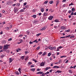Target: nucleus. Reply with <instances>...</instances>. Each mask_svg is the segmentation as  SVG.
Wrapping results in <instances>:
<instances>
[{
  "label": "nucleus",
  "mask_w": 76,
  "mask_h": 76,
  "mask_svg": "<svg viewBox=\"0 0 76 76\" xmlns=\"http://www.w3.org/2000/svg\"><path fill=\"white\" fill-rule=\"evenodd\" d=\"M9 45H5L4 46L3 50H4V51H6V50H7L9 48Z\"/></svg>",
  "instance_id": "obj_1"
},
{
  "label": "nucleus",
  "mask_w": 76,
  "mask_h": 76,
  "mask_svg": "<svg viewBox=\"0 0 76 76\" xmlns=\"http://www.w3.org/2000/svg\"><path fill=\"white\" fill-rule=\"evenodd\" d=\"M33 23L34 24L38 23H39V21L37 20H35L34 21Z\"/></svg>",
  "instance_id": "obj_2"
},
{
  "label": "nucleus",
  "mask_w": 76,
  "mask_h": 76,
  "mask_svg": "<svg viewBox=\"0 0 76 76\" xmlns=\"http://www.w3.org/2000/svg\"><path fill=\"white\" fill-rule=\"evenodd\" d=\"M53 18V16H50L48 18V19L50 20H52Z\"/></svg>",
  "instance_id": "obj_3"
},
{
  "label": "nucleus",
  "mask_w": 76,
  "mask_h": 76,
  "mask_svg": "<svg viewBox=\"0 0 76 76\" xmlns=\"http://www.w3.org/2000/svg\"><path fill=\"white\" fill-rule=\"evenodd\" d=\"M18 8H14V12L15 13H16L17 12H18Z\"/></svg>",
  "instance_id": "obj_4"
},
{
  "label": "nucleus",
  "mask_w": 76,
  "mask_h": 76,
  "mask_svg": "<svg viewBox=\"0 0 76 76\" xmlns=\"http://www.w3.org/2000/svg\"><path fill=\"white\" fill-rule=\"evenodd\" d=\"M61 29H66V28L65 26H62L61 27Z\"/></svg>",
  "instance_id": "obj_5"
},
{
  "label": "nucleus",
  "mask_w": 76,
  "mask_h": 76,
  "mask_svg": "<svg viewBox=\"0 0 76 76\" xmlns=\"http://www.w3.org/2000/svg\"><path fill=\"white\" fill-rule=\"evenodd\" d=\"M46 28H47V27L45 26L43 27V28L41 29L40 31H43V30H45V29Z\"/></svg>",
  "instance_id": "obj_6"
},
{
  "label": "nucleus",
  "mask_w": 76,
  "mask_h": 76,
  "mask_svg": "<svg viewBox=\"0 0 76 76\" xmlns=\"http://www.w3.org/2000/svg\"><path fill=\"white\" fill-rule=\"evenodd\" d=\"M13 59L12 58H9V63H12V61H13Z\"/></svg>",
  "instance_id": "obj_7"
},
{
  "label": "nucleus",
  "mask_w": 76,
  "mask_h": 76,
  "mask_svg": "<svg viewBox=\"0 0 76 76\" xmlns=\"http://www.w3.org/2000/svg\"><path fill=\"white\" fill-rule=\"evenodd\" d=\"M42 73H43V72H41V71H40L36 73V74H40V75H42Z\"/></svg>",
  "instance_id": "obj_8"
},
{
  "label": "nucleus",
  "mask_w": 76,
  "mask_h": 76,
  "mask_svg": "<svg viewBox=\"0 0 76 76\" xmlns=\"http://www.w3.org/2000/svg\"><path fill=\"white\" fill-rule=\"evenodd\" d=\"M59 1L58 0H57V1H56V7H57V5H58V4H59Z\"/></svg>",
  "instance_id": "obj_9"
},
{
  "label": "nucleus",
  "mask_w": 76,
  "mask_h": 76,
  "mask_svg": "<svg viewBox=\"0 0 76 76\" xmlns=\"http://www.w3.org/2000/svg\"><path fill=\"white\" fill-rule=\"evenodd\" d=\"M54 22H60V21H59V20L56 19L55 20Z\"/></svg>",
  "instance_id": "obj_10"
},
{
  "label": "nucleus",
  "mask_w": 76,
  "mask_h": 76,
  "mask_svg": "<svg viewBox=\"0 0 76 76\" xmlns=\"http://www.w3.org/2000/svg\"><path fill=\"white\" fill-rule=\"evenodd\" d=\"M62 72V71L60 70H57V71L55 73H61Z\"/></svg>",
  "instance_id": "obj_11"
},
{
  "label": "nucleus",
  "mask_w": 76,
  "mask_h": 76,
  "mask_svg": "<svg viewBox=\"0 0 76 76\" xmlns=\"http://www.w3.org/2000/svg\"><path fill=\"white\" fill-rule=\"evenodd\" d=\"M50 69H51V67H47L45 68V70H48Z\"/></svg>",
  "instance_id": "obj_12"
},
{
  "label": "nucleus",
  "mask_w": 76,
  "mask_h": 76,
  "mask_svg": "<svg viewBox=\"0 0 76 76\" xmlns=\"http://www.w3.org/2000/svg\"><path fill=\"white\" fill-rule=\"evenodd\" d=\"M41 66H44V63L42 62L40 64Z\"/></svg>",
  "instance_id": "obj_13"
},
{
  "label": "nucleus",
  "mask_w": 76,
  "mask_h": 76,
  "mask_svg": "<svg viewBox=\"0 0 76 76\" xmlns=\"http://www.w3.org/2000/svg\"><path fill=\"white\" fill-rule=\"evenodd\" d=\"M53 68H56V69H58V68H59V67L58 66H54L53 67Z\"/></svg>",
  "instance_id": "obj_14"
},
{
  "label": "nucleus",
  "mask_w": 76,
  "mask_h": 76,
  "mask_svg": "<svg viewBox=\"0 0 76 76\" xmlns=\"http://www.w3.org/2000/svg\"><path fill=\"white\" fill-rule=\"evenodd\" d=\"M42 12H44V8H42L41 10Z\"/></svg>",
  "instance_id": "obj_15"
},
{
  "label": "nucleus",
  "mask_w": 76,
  "mask_h": 76,
  "mask_svg": "<svg viewBox=\"0 0 76 76\" xmlns=\"http://www.w3.org/2000/svg\"><path fill=\"white\" fill-rule=\"evenodd\" d=\"M33 42H36V43H38V41H37V39H36L33 41Z\"/></svg>",
  "instance_id": "obj_16"
},
{
  "label": "nucleus",
  "mask_w": 76,
  "mask_h": 76,
  "mask_svg": "<svg viewBox=\"0 0 76 76\" xmlns=\"http://www.w3.org/2000/svg\"><path fill=\"white\" fill-rule=\"evenodd\" d=\"M31 71L32 72H35V68H32L31 69Z\"/></svg>",
  "instance_id": "obj_17"
},
{
  "label": "nucleus",
  "mask_w": 76,
  "mask_h": 76,
  "mask_svg": "<svg viewBox=\"0 0 76 76\" xmlns=\"http://www.w3.org/2000/svg\"><path fill=\"white\" fill-rule=\"evenodd\" d=\"M19 11L20 13H22V12H24V10L23 9H22L20 10Z\"/></svg>",
  "instance_id": "obj_18"
},
{
  "label": "nucleus",
  "mask_w": 76,
  "mask_h": 76,
  "mask_svg": "<svg viewBox=\"0 0 76 76\" xmlns=\"http://www.w3.org/2000/svg\"><path fill=\"white\" fill-rule=\"evenodd\" d=\"M69 73L70 74L73 73V72L72 71V70L70 69L69 70Z\"/></svg>",
  "instance_id": "obj_19"
},
{
  "label": "nucleus",
  "mask_w": 76,
  "mask_h": 76,
  "mask_svg": "<svg viewBox=\"0 0 76 76\" xmlns=\"http://www.w3.org/2000/svg\"><path fill=\"white\" fill-rule=\"evenodd\" d=\"M48 55V57H50V56H51V53L50 52V53H49Z\"/></svg>",
  "instance_id": "obj_20"
},
{
  "label": "nucleus",
  "mask_w": 76,
  "mask_h": 76,
  "mask_svg": "<svg viewBox=\"0 0 76 76\" xmlns=\"http://www.w3.org/2000/svg\"><path fill=\"white\" fill-rule=\"evenodd\" d=\"M47 15H48V14L47 13L45 12V13H44L43 16H47Z\"/></svg>",
  "instance_id": "obj_21"
},
{
  "label": "nucleus",
  "mask_w": 76,
  "mask_h": 76,
  "mask_svg": "<svg viewBox=\"0 0 76 76\" xmlns=\"http://www.w3.org/2000/svg\"><path fill=\"white\" fill-rule=\"evenodd\" d=\"M71 10L72 11V12H73V11H75V10H75V9L74 7H73Z\"/></svg>",
  "instance_id": "obj_22"
},
{
  "label": "nucleus",
  "mask_w": 76,
  "mask_h": 76,
  "mask_svg": "<svg viewBox=\"0 0 76 76\" xmlns=\"http://www.w3.org/2000/svg\"><path fill=\"white\" fill-rule=\"evenodd\" d=\"M41 35V33H39L37 34L36 35V36L37 37H39V35Z\"/></svg>",
  "instance_id": "obj_23"
},
{
  "label": "nucleus",
  "mask_w": 76,
  "mask_h": 76,
  "mask_svg": "<svg viewBox=\"0 0 76 76\" xmlns=\"http://www.w3.org/2000/svg\"><path fill=\"white\" fill-rule=\"evenodd\" d=\"M53 3H54V2L53 1H50L49 2L50 4H53Z\"/></svg>",
  "instance_id": "obj_24"
},
{
  "label": "nucleus",
  "mask_w": 76,
  "mask_h": 76,
  "mask_svg": "<svg viewBox=\"0 0 76 76\" xmlns=\"http://www.w3.org/2000/svg\"><path fill=\"white\" fill-rule=\"evenodd\" d=\"M48 1H45L44 2V4H47V3H48Z\"/></svg>",
  "instance_id": "obj_25"
},
{
  "label": "nucleus",
  "mask_w": 76,
  "mask_h": 76,
  "mask_svg": "<svg viewBox=\"0 0 76 76\" xmlns=\"http://www.w3.org/2000/svg\"><path fill=\"white\" fill-rule=\"evenodd\" d=\"M28 64L29 65H31V64H32V62H29L28 63Z\"/></svg>",
  "instance_id": "obj_26"
},
{
  "label": "nucleus",
  "mask_w": 76,
  "mask_h": 76,
  "mask_svg": "<svg viewBox=\"0 0 76 76\" xmlns=\"http://www.w3.org/2000/svg\"><path fill=\"white\" fill-rule=\"evenodd\" d=\"M56 47H53V50H56Z\"/></svg>",
  "instance_id": "obj_27"
},
{
  "label": "nucleus",
  "mask_w": 76,
  "mask_h": 76,
  "mask_svg": "<svg viewBox=\"0 0 76 76\" xmlns=\"http://www.w3.org/2000/svg\"><path fill=\"white\" fill-rule=\"evenodd\" d=\"M70 38H75V36L73 35L72 36H70Z\"/></svg>",
  "instance_id": "obj_28"
},
{
  "label": "nucleus",
  "mask_w": 76,
  "mask_h": 76,
  "mask_svg": "<svg viewBox=\"0 0 76 76\" xmlns=\"http://www.w3.org/2000/svg\"><path fill=\"white\" fill-rule=\"evenodd\" d=\"M71 35H68V36H66L65 37H66V38H69V37H71Z\"/></svg>",
  "instance_id": "obj_29"
},
{
  "label": "nucleus",
  "mask_w": 76,
  "mask_h": 76,
  "mask_svg": "<svg viewBox=\"0 0 76 76\" xmlns=\"http://www.w3.org/2000/svg\"><path fill=\"white\" fill-rule=\"evenodd\" d=\"M49 49H50V50H53V46L50 47L49 48Z\"/></svg>",
  "instance_id": "obj_30"
},
{
  "label": "nucleus",
  "mask_w": 76,
  "mask_h": 76,
  "mask_svg": "<svg viewBox=\"0 0 76 76\" xmlns=\"http://www.w3.org/2000/svg\"><path fill=\"white\" fill-rule=\"evenodd\" d=\"M46 54V52H44L43 54H42V56H45V55Z\"/></svg>",
  "instance_id": "obj_31"
},
{
  "label": "nucleus",
  "mask_w": 76,
  "mask_h": 76,
  "mask_svg": "<svg viewBox=\"0 0 76 76\" xmlns=\"http://www.w3.org/2000/svg\"><path fill=\"white\" fill-rule=\"evenodd\" d=\"M74 15V13H73V11H72L71 14L70 15H71V16H72V15Z\"/></svg>",
  "instance_id": "obj_32"
},
{
  "label": "nucleus",
  "mask_w": 76,
  "mask_h": 76,
  "mask_svg": "<svg viewBox=\"0 0 76 76\" xmlns=\"http://www.w3.org/2000/svg\"><path fill=\"white\" fill-rule=\"evenodd\" d=\"M32 17L34 18H36V15H33L32 16Z\"/></svg>",
  "instance_id": "obj_33"
},
{
  "label": "nucleus",
  "mask_w": 76,
  "mask_h": 76,
  "mask_svg": "<svg viewBox=\"0 0 76 76\" xmlns=\"http://www.w3.org/2000/svg\"><path fill=\"white\" fill-rule=\"evenodd\" d=\"M24 56H22L21 57V58L22 60H23L24 59Z\"/></svg>",
  "instance_id": "obj_34"
},
{
  "label": "nucleus",
  "mask_w": 76,
  "mask_h": 76,
  "mask_svg": "<svg viewBox=\"0 0 76 76\" xmlns=\"http://www.w3.org/2000/svg\"><path fill=\"white\" fill-rule=\"evenodd\" d=\"M50 73V72H48L46 73H45V75H48Z\"/></svg>",
  "instance_id": "obj_35"
},
{
  "label": "nucleus",
  "mask_w": 76,
  "mask_h": 76,
  "mask_svg": "<svg viewBox=\"0 0 76 76\" xmlns=\"http://www.w3.org/2000/svg\"><path fill=\"white\" fill-rule=\"evenodd\" d=\"M34 42H32L31 41H30V42H29V43H30V44H33V43H34Z\"/></svg>",
  "instance_id": "obj_36"
},
{
  "label": "nucleus",
  "mask_w": 76,
  "mask_h": 76,
  "mask_svg": "<svg viewBox=\"0 0 76 76\" xmlns=\"http://www.w3.org/2000/svg\"><path fill=\"white\" fill-rule=\"evenodd\" d=\"M72 5H73V4L72 3H71L70 4H69V6H72Z\"/></svg>",
  "instance_id": "obj_37"
},
{
  "label": "nucleus",
  "mask_w": 76,
  "mask_h": 76,
  "mask_svg": "<svg viewBox=\"0 0 76 76\" xmlns=\"http://www.w3.org/2000/svg\"><path fill=\"white\" fill-rule=\"evenodd\" d=\"M28 59V57H26V58L25 59V61H26V60H27Z\"/></svg>",
  "instance_id": "obj_38"
},
{
  "label": "nucleus",
  "mask_w": 76,
  "mask_h": 76,
  "mask_svg": "<svg viewBox=\"0 0 76 76\" xmlns=\"http://www.w3.org/2000/svg\"><path fill=\"white\" fill-rule=\"evenodd\" d=\"M61 63V60H60L59 61H58V64H60V63Z\"/></svg>",
  "instance_id": "obj_39"
},
{
  "label": "nucleus",
  "mask_w": 76,
  "mask_h": 76,
  "mask_svg": "<svg viewBox=\"0 0 76 76\" xmlns=\"http://www.w3.org/2000/svg\"><path fill=\"white\" fill-rule=\"evenodd\" d=\"M40 49V47L39 46L37 48V50H39Z\"/></svg>",
  "instance_id": "obj_40"
},
{
  "label": "nucleus",
  "mask_w": 76,
  "mask_h": 76,
  "mask_svg": "<svg viewBox=\"0 0 76 76\" xmlns=\"http://www.w3.org/2000/svg\"><path fill=\"white\" fill-rule=\"evenodd\" d=\"M27 4V2H25L24 3L23 6H26Z\"/></svg>",
  "instance_id": "obj_41"
},
{
  "label": "nucleus",
  "mask_w": 76,
  "mask_h": 76,
  "mask_svg": "<svg viewBox=\"0 0 76 76\" xmlns=\"http://www.w3.org/2000/svg\"><path fill=\"white\" fill-rule=\"evenodd\" d=\"M26 32L27 33V34H29V33H30V32L29 31H27Z\"/></svg>",
  "instance_id": "obj_42"
},
{
  "label": "nucleus",
  "mask_w": 76,
  "mask_h": 76,
  "mask_svg": "<svg viewBox=\"0 0 76 76\" xmlns=\"http://www.w3.org/2000/svg\"><path fill=\"white\" fill-rule=\"evenodd\" d=\"M6 29H7V30H9V29H10V28H9L8 27H7Z\"/></svg>",
  "instance_id": "obj_43"
},
{
  "label": "nucleus",
  "mask_w": 76,
  "mask_h": 76,
  "mask_svg": "<svg viewBox=\"0 0 76 76\" xmlns=\"http://www.w3.org/2000/svg\"><path fill=\"white\" fill-rule=\"evenodd\" d=\"M66 56H62L60 57L61 58H63V57H66Z\"/></svg>",
  "instance_id": "obj_44"
},
{
  "label": "nucleus",
  "mask_w": 76,
  "mask_h": 76,
  "mask_svg": "<svg viewBox=\"0 0 76 76\" xmlns=\"http://www.w3.org/2000/svg\"><path fill=\"white\" fill-rule=\"evenodd\" d=\"M65 32H70V30L69 29L68 30H66Z\"/></svg>",
  "instance_id": "obj_45"
},
{
  "label": "nucleus",
  "mask_w": 76,
  "mask_h": 76,
  "mask_svg": "<svg viewBox=\"0 0 76 76\" xmlns=\"http://www.w3.org/2000/svg\"><path fill=\"white\" fill-rule=\"evenodd\" d=\"M25 7L26 8H29V6L28 5H26Z\"/></svg>",
  "instance_id": "obj_46"
},
{
  "label": "nucleus",
  "mask_w": 76,
  "mask_h": 76,
  "mask_svg": "<svg viewBox=\"0 0 76 76\" xmlns=\"http://www.w3.org/2000/svg\"><path fill=\"white\" fill-rule=\"evenodd\" d=\"M39 54V55H41V54H42V52H40L38 53Z\"/></svg>",
  "instance_id": "obj_47"
},
{
  "label": "nucleus",
  "mask_w": 76,
  "mask_h": 76,
  "mask_svg": "<svg viewBox=\"0 0 76 76\" xmlns=\"http://www.w3.org/2000/svg\"><path fill=\"white\" fill-rule=\"evenodd\" d=\"M15 73L16 75H19V72H16Z\"/></svg>",
  "instance_id": "obj_48"
},
{
  "label": "nucleus",
  "mask_w": 76,
  "mask_h": 76,
  "mask_svg": "<svg viewBox=\"0 0 76 76\" xmlns=\"http://www.w3.org/2000/svg\"><path fill=\"white\" fill-rule=\"evenodd\" d=\"M1 58H3L4 57V55H2L1 56Z\"/></svg>",
  "instance_id": "obj_49"
},
{
  "label": "nucleus",
  "mask_w": 76,
  "mask_h": 76,
  "mask_svg": "<svg viewBox=\"0 0 76 76\" xmlns=\"http://www.w3.org/2000/svg\"><path fill=\"white\" fill-rule=\"evenodd\" d=\"M12 38H10L8 39V41H12Z\"/></svg>",
  "instance_id": "obj_50"
},
{
  "label": "nucleus",
  "mask_w": 76,
  "mask_h": 76,
  "mask_svg": "<svg viewBox=\"0 0 76 76\" xmlns=\"http://www.w3.org/2000/svg\"><path fill=\"white\" fill-rule=\"evenodd\" d=\"M2 23L3 25H4V24H5V23H6V22L5 21H4L2 22Z\"/></svg>",
  "instance_id": "obj_51"
},
{
  "label": "nucleus",
  "mask_w": 76,
  "mask_h": 76,
  "mask_svg": "<svg viewBox=\"0 0 76 76\" xmlns=\"http://www.w3.org/2000/svg\"><path fill=\"white\" fill-rule=\"evenodd\" d=\"M66 38V37L64 36V37H60V38Z\"/></svg>",
  "instance_id": "obj_52"
},
{
  "label": "nucleus",
  "mask_w": 76,
  "mask_h": 76,
  "mask_svg": "<svg viewBox=\"0 0 76 76\" xmlns=\"http://www.w3.org/2000/svg\"><path fill=\"white\" fill-rule=\"evenodd\" d=\"M18 71L20 73H21V72H20V68H19L18 69Z\"/></svg>",
  "instance_id": "obj_53"
},
{
  "label": "nucleus",
  "mask_w": 76,
  "mask_h": 76,
  "mask_svg": "<svg viewBox=\"0 0 76 76\" xmlns=\"http://www.w3.org/2000/svg\"><path fill=\"white\" fill-rule=\"evenodd\" d=\"M42 76H45V74L44 73H42Z\"/></svg>",
  "instance_id": "obj_54"
},
{
  "label": "nucleus",
  "mask_w": 76,
  "mask_h": 76,
  "mask_svg": "<svg viewBox=\"0 0 76 76\" xmlns=\"http://www.w3.org/2000/svg\"><path fill=\"white\" fill-rule=\"evenodd\" d=\"M23 37V35L22 34H20L19 35V37Z\"/></svg>",
  "instance_id": "obj_55"
},
{
  "label": "nucleus",
  "mask_w": 76,
  "mask_h": 76,
  "mask_svg": "<svg viewBox=\"0 0 76 76\" xmlns=\"http://www.w3.org/2000/svg\"><path fill=\"white\" fill-rule=\"evenodd\" d=\"M34 67V65H32L31 66V67Z\"/></svg>",
  "instance_id": "obj_56"
},
{
  "label": "nucleus",
  "mask_w": 76,
  "mask_h": 76,
  "mask_svg": "<svg viewBox=\"0 0 76 76\" xmlns=\"http://www.w3.org/2000/svg\"><path fill=\"white\" fill-rule=\"evenodd\" d=\"M52 57L53 58H56V56H53V55H52Z\"/></svg>",
  "instance_id": "obj_57"
},
{
  "label": "nucleus",
  "mask_w": 76,
  "mask_h": 76,
  "mask_svg": "<svg viewBox=\"0 0 76 76\" xmlns=\"http://www.w3.org/2000/svg\"><path fill=\"white\" fill-rule=\"evenodd\" d=\"M20 3H17V5L18 6H20Z\"/></svg>",
  "instance_id": "obj_58"
},
{
  "label": "nucleus",
  "mask_w": 76,
  "mask_h": 76,
  "mask_svg": "<svg viewBox=\"0 0 76 76\" xmlns=\"http://www.w3.org/2000/svg\"><path fill=\"white\" fill-rule=\"evenodd\" d=\"M52 71H53V69H51L50 70V73H51Z\"/></svg>",
  "instance_id": "obj_59"
},
{
  "label": "nucleus",
  "mask_w": 76,
  "mask_h": 76,
  "mask_svg": "<svg viewBox=\"0 0 76 76\" xmlns=\"http://www.w3.org/2000/svg\"><path fill=\"white\" fill-rule=\"evenodd\" d=\"M71 12H72V11L71 10H69V13H71Z\"/></svg>",
  "instance_id": "obj_60"
},
{
  "label": "nucleus",
  "mask_w": 76,
  "mask_h": 76,
  "mask_svg": "<svg viewBox=\"0 0 76 76\" xmlns=\"http://www.w3.org/2000/svg\"><path fill=\"white\" fill-rule=\"evenodd\" d=\"M37 70V71H41V69H38Z\"/></svg>",
  "instance_id": "obj_61"
},
{
  "label": "nucleus",
  "mask_w": 76,
  "mask_h": 76,
  "mask_svg": "<svg viewBox=\"0 0 76 76\" xmlns=\"http://www.w3.org/2000/svg\"><path fill=\"white\" fill-rule=\"evenodd\" d=\"M58 48H59L60 49V48H63V47L62 46H60V47H59Z\"/></svg>",
  "instance_id": "obj_62"
},
{
  "label": "nucleus",
  "mask_w": 76,
  "mask_h": 76,
  "mask_svg": "<svg viewBox=\"0 0 76 76\" xmlns=\"http://www.w3.org/2000/svg\"><path fill=\"white\" fill-rule=\"evenodd\" d=\"M12 6H13L14 7H15L16 6V4H14L13 5H12Z\"/></svg>",
  "instance_id": "obj_63"
},
{
  "label": "nucleus",
  "mask_w": 76,
  "mask_h": 76,
  "mask_svg": "<svg viewBox=\"0 0 76 76\" xmlns=\"http://www.w3.org/2000/svg\"><path fill=\"white\" fill-rule=\"evenodd\" d=\"M68 17L69 18H72V16H71V15H69Z\"/></svg>",
  "instance_id": "obj_64"
}]
</instances>
